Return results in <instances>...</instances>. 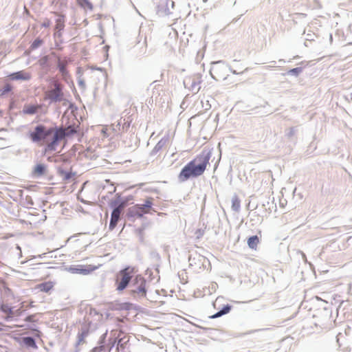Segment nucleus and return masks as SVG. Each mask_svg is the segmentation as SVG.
Here are the masks:
<instances>
[{
	"label": "nucleus",
	"instance_id": "a19ab883",
	"mask_svg": "<svg viewBox=\"0 0 352 352\" xmlns=\"http://www.w3.org/2000/svg\"><path fill=\"white\" fill-rule=\"evenodd\" d=\"M228 71H230L234 74H239L235 70H233L231 68H230V69H228Z\"/></svg>",
	"mask_w": 352,
	"mask_h": 352
},
{
	"label": "nucleus",
	"instance_id": "473e14b6",
	"mask_svg": "<svg viewBox=\"0 0 352 352\" xmlns=\"http://www.w3.org/2000/svg\"><path fill=\"white\" fill-rule=\"evenodd\" d=\"M85 338H83V336H80L78 334V341L76 343V350L75 352H78V345L84 341Z\"/></svg>",
	"mask_w": 352,
	"mask_h": 352
},
{
	"label": "nucleus",
	"instance_id": "4468645a",
	"mask_svg": "<svg viewBox=\"0 0 352 352\" xmlns=\"http://www.w3.org/2000/svg\"><path fill=\"white\" fill-rule=\"evenodd\" d=\"M121 214L119 213V210H112L111 214V219L109 226V230H113L116 226L118 225V221L120 219Z\"/></svg>",
	"mask_w": 352,
	"mask_h": 352
},
{
	"label": "nucleus",
	"instance_id": "9d476101",
	"mask_svg": "<svg viewBox=\"0 0 352 352\" xmlns=\"http://www.w3.org/2000/svg\"><path fill=\"white\" fill-rule=\"evenodd\" d=\"M56 25H55V30L56 32L54 34L55 36L56 37H60L62 36V31L64 30L65 28V17L64 15L60 14H56Z\"/></svg>",
	"mask_w": 352,
	"mask_h": 352
},
{
	"label": "nucleus",
	"instance_id": "6ab92c4d",
	"mask_svg": "<svg viewBox=\"0 0 352 352\" xmlns=\"http://www.w3.org/2000/svg\"><path fill=\"white\" fill-rule=\"evenodd\" d=\"M46 165L44 164H37L33 170V175L35 177H41L45 174L46 172Z\"/></svg>",
	"mask_w": 352,
	"mask_h": 352
},
{
	"label": "nucleus",
	"instance_id": "f03ea898",
	"mask_svg": "<svg viewBox=\"0 0 352 352\" xmlns=\"http://www.w3.org/2000/svg\"><path fill=\"white\" fill-rule=\"evenodd\" d=\"M147 283L141 275H137L130 285L129 294L135 299H141L146 296Z\"/></svg>",
	"mask_w": 352,
	"mask_h": 352
},
{
	"label": "nucleus",
	"instance_id": "6e6552de",
	"mask_svg": "<svg viewBox=\"0 0 352 352\" xmlns=\"http://www.w3.org/2000/svg\"><path fill=\"white\" fill-rule=\"evenodd\" d=\"M200 82L201 77L198 75L187 77L184 80V87L194 93H197L199 91Z\"/></svg>",
	"mask_w": 352,
	"mask_h": 352
},
{
	"label": "nucleus",
	"instance_id": "79ce46f5",
	"mask_svg": "<svg viewBox=\"0 0 352 352\" xmlns=\"http://www.w3.org/2000/svg\"><path fill=\"white\" fill-rule=\"evenodd\" d=\"M278 63H281V64H283L285 63V60L284 59H279L278 60Z\"/></svg>",
	"mask_w": 352,
	"mask_h": 352
},
{
	"label": "nucleus",
	"instance_id": "f704fd0d",
	"mask_svg": "<svg viewBox=\"0 0 352 352\" xmlns=\"http://www.w3.org/2000/svg\"><path fill=\"white\" fill-rule=\"evenodd\" d=\"M48 60H49V58L47 56H43L41 60H40V65L43 67L44 66H46L47 65V63H48Z\"/></svg>",
	"mask_w": 352,
	"mask_h": 352
},
{
	"label": "nucleus",
	"instance_id": "423d86ee",
	"mask_svg": "<svg viewBox=\"0 0 352 352\" xmlns=\"http://www.w3.org/2000/svg\"><path fill=\"white\" fill-rule=\"evenodd\" d=\"M230 67H228L223 60L213 62L210 70L212 78L216 80L226 79L228 74L227 72Z\"/></svg>",
	"mask_w": 352,
	"mask_h": 352
},
{
	"label": "nucleus",
	"instance_id": "4c0bfd02",
	"mask_svg": "<svg viewBox=\"0 0 352 352\" xmlns=\"http://www.w3.org/2000/svg\"><path fill=\"white\" fill-rule=\"evenodd\" d=\"M88 333H89V331L87 330V329H83L81 333H79L78 334L80 335V336H83V338H85L88 335Z\"/></svg>",
	"mask_w": 352,
	"mask_h": 352
},
{
	"label": "nucleus",
	"instance_id": "bb28decb",
	"mask_svg": "<svg viewBox=\"0 0 352 352\" xmlns=\"http://www.w3.org/2000/svg\"><path fill=\"white\" fill-rule=\"evenodd\" d=\"M302 72V67H295L289 69L287 74L288 75L298 76V75Z\"/></svg>",
	"mask_w": 352,
	"mask_h": 352
},
{
	"label": "nucleus",
	"instance_id": "ddd939ff",
	"mask_svg": "<svg viewBox=\"0 0 352 352\" xmlns=\"http://www.w3.org/2000/svg\"><path fill=\"white\" fill-rule=\"evenodd\" d=\"M153 198L150 197L145 200V202L142 204H137L142 210V214L144 215V214L151 213V211L156 212L153 208Z\"/></svg>",
	"mask_w": 352,
	"mask_h": 352
},
{
	"label": "nucleus",
	"instance_id": "37998d69",
	"mask_svg": "<svg viewBox=\"0 0 352 352\" xmlns=\"http://www.w3.org/2000/svg\"><path fill=\"white\" fill-rule=\"evenodd\" d=\"M171 5H172V6H174V2L173 1H171Z\"/></svg>",
	"mask_w": 352,
	"mask_h": 352
},
{
	"label": "nucleus",
	"instance_id": "393cba45",
	"mask_svg": "<svg viewBox=\"0 0 352 352\" xmlns=\"http://www.w3.org/2000/svg\"><path fill=\"white\" fill-rule=\"evenodd\" d=\"M77 3L83 9L93 10V4L89 0H77Z\"/></svg>",
	"mask_w": 352,
	"mask_h": 352
},
{
	"label": "nucleus",
	"instance_id": "4be33fe9",
	"mask_svg": "<svg viewBox=\"0 0 352 352\" xmlns=\"http://www.w3.org/2000/svg\"><path fill=\"white\" fill-rule=\"evenodd\" d=\"M22 342L23 344L28 348L37 349L36 340L32 336L23 337L22 338Z\"/></svg>",
	"mask_w": 352,
	"mask_h": 352
},
{
	"label": "nucleus",
	"instance_id": "7c9ffc66",
	"mask_svg": "<svg viewBox=\"0 0 352 352\" xmlns=\"http://www.w3.org/2000/svg\"><path fill=\"white\" fill-rule=\"evenodd\" d=\"M52 285L49 283H44L40 285L41 291L45 292H48L52 289Z\"/></svg>",
	"mask_w": 352,
	"mask_h": 352
},
{
	"label": "nucleus",
	"instance_id": "5701e85b",
	"mask_svg": "<svg viewBox=\"0 0 352 352\" xmlns=\"http://www.w3.org/2000/svg\"><path fill=\"white\" fill-rule=\"evenodd\" d=\"M39 107L37 105H25L23 109V113L28 115H34L37 113Z\"/></svg>",
	"mask_w": 352,
	"mask_h": 352
},
{
	"label": "nucleus",
	"instance_id": "f8f14e48",
	"mask_svg": "<svg viewBox=\"0 0 352 352\" xmlns=\"http://www.w3.org/2000/svg\"><path fill=\"white\" fill-rule=\"evenodd\" d=\"M68 65V60L65 58L61 60L60 57H58L57 67L62 75L63 79L66 80L69 75L68 71L67 70V66Z\"/></svg>",
	"mask_w": 352,
	"mask_h": 352
},
{
	"label": "nucleus",
	"instance_id": "c03bdc74",
	"mask_svg": "<svg viewBox=\"0 0 352 352\" xmlns=\"http://www.w3.org/2000/svg\"><path fill=\"white\" fill-rule=\"evenodd\" d=\"M208 0H203V2L206 3Z\"/></svg>",
	"mask_w": 352,
	"mask_h": 352
},
{
	"label": "nucleus",
	"instance_id": "1a4fd4ad",
	"mask_svg": "<svg viewBox=\"0 0 352 352\" xmlns=\"http://www.w3.org/2000/svg\"><path fill=\"white\" fill-rule=\"evenodd\" d=\"M140 208L137 204L129 208L126 212L127 220L133 222L136 218H142L143 214L141 213L142 210Z\"/></svg>",
	"mask_w": 352,
	"mask_h": 352
},
{
	"label": "nucleus",
	"instance_id": "49530a36",
	"mask_svg": "<svg viewBox=\"0 0 352 352\" xmlns=\"http://www.w3.org/2000/svg\"><path fill=\"white\" fill-rule=\"evenodd\" d=\"M120 123L118 122V124H117V126H120Z\"/></svg>",
	"mask_w": 352,
	"mask_h": 352
},
{
	"label": "nucleus",
	"instance_id": "a878e982",
	"mask_svg": "<svg viewBox=\"0 0 352 352\" xmlns=\"http://www.w3.org/2000/svg\"><path fill=\"white\" fill-rule=\"evenodd\" d=\"M298 132V127L297 126H293V127H290L289 129H287L286 131H285V136L288 138V139H291L294 136L296 135V134Z\"/></svg>",
	"mask_w": 352,
	"mask_h": 352
},
{
	"label": "nucleus",
	"instance_id": "aec40b11",
	"mask_svg": "<svg viewBox=\"0 0 352 352\" xmlns=\"http://www.w3.org/2000/svg\"><path fill=\"white\" fill-rule=\"evenodd\" d=\"M168 141L167 138H162L155 146L153 150L151 151V156H155L157 154V153L162 149V148L166 145Z\"/></svg>",
	"mask_w": 352,
	"mask_h": 352
},
{
	"label": "nucleus",
	"instance_id": "f3484780",
	"mask_svg": "<svg viewBox=\"0 0 352 352\" xmlns=\"http://www.w3.org/2000/svg\"><path fill=\"white\" fill-rule=\"evenodd\" d=\"M69 271L72 274H88L90 270L85 267L83 265H73L69 268Z\"/></svg>",
	"mask_w": 352,
	"mask_h": 352
},
{
	"label": "nucleus",
	"instance_id": "cd10ccee",
	"mask_svg": "<svg viewBox=\"0 0 352 352\" xmlns=\"http://www.w3.org/2000/svg\"><path fill=\"white\" fill-rule=\"evenodd\" d=\"M240 201L237 197L233 198L232 200V209L235 211L238 212L240 210Z\"/></svg>",
	"mask_w": 352,
	"mask_h": 352
},
{
	"label": "nucleus",
	"instance_id": "a211bd4d",
	"mask_svg": "<svg viewBox=\"0 0 352 352\" xmlns=\"http://www.w3.org/2000/svg\"><path fill=\"white\" fill-rule=\"evenodd\" d=\"M232 307V305H230L229 304H227V305H224L217 313H215L212 316H210V318H212V319H214V318H219V317H221V316H222L223 315H226V314H228L231 311Z\"/></svg>",
	"mask_w": 352,
	"mask_h": 352
},
{
	"label": "nucleus",
	"instance_id": "9b49d317",
	"mask_svg": "<svg viewBox=\"0 0 352 352\" xmlns=\"http://www.w3.org/2000/svg\"><path fill=\"white\" fill-rule=\"evenodd\" d=\"M9 78L12 80H29L31 78L30 73L23 70L13 72L8 76Z\"/></svg>",
	"mask_w": 352,
	"mask_h": 352
},
{
	"label": "nucleus",
	"instance_id": "dca6fc26",
	"mask_svg": "<svg viewBox=\"0 0 352 352\" xmlns=\"http://www.w3.org/2000/svg\"><path fill=\"white\" fill-rule=\"evenodd\" d=\"M59 131L64 138L70 137L77 133L76 127L72 124L65 128H59Z\"/></svg>",
	"mask_w": 352,
	"mask_h": 352
},
{
	"label": "nucleus",
	"instance_id": "a18cd8bd",
	"mask_svg": "<svg viewBox=\"0 0 352 352\" xmlns=\"http://www.w3.org/2000/svg\"><path fill=\"white\" fill-rule=\"evenodd\" d=\"M330 39L332 40V35H330Z\"/></svg>",
	"mask_w": 352,
	"mask_h": 352
},
{
	"label": "nucleus",
	"instance_id": "ea45409f",
	"mask_svg": "<svg viewBox=\"0 0 352 352\" xmlns=\"http://www.w3.org/2000/svg\"><path fill=\"white\" fill-rule=\"evenodd\" d=\"M270 63H271V65H269L270 67H275L276 61H274H274H271Z\"/></svg>",
	"mask_w": 352,
	"mask_h": 352
},
{
	"label": "nucleus",
	"instance_id": "58836bf2",
	"mask_svg": "<svg viewBox=\"0 0 352 352\" xmlns=\"http://www.w3.org/2000/svg\"><path fill=\"white\" fill-rule=\"evenodd\" d=\"M25 320L28 322H32L33 320V316H28Z\"/></svg>",
	"mask_w": 352,
	"mask_h": 352
},
{
	"label": "nucleus",
	"instance_id": "39448f33",
	"mask_svg": "<svg viewBox=\"0 0 352 352\" xmlns=\"http://www.w3.org/2000/svg\"><path fill=\"white\" fill-rule=\"evenodd\" d=\"M52 133L53 128L47 129L43 124H38L30 133V138L33 142H45Z\"/></svg>",
	"mask_w": 352,
	"mask_h": 352
},
{
	"label": "nucleus",
	"instance_id": "2f4dec72",
	"mask_svg": "<svg viewBox=\"0 0 352 352\" xmlns=\"http://www.w3.org/2000/svg\"><path fill=\"white\" fill-rule=\"evenodd\" d=\"M1 310L5 313V314H11L12 313V308L10 307L8 305H2L1 306Z\"/></svg>",
	"mask_w": 352,
	"mask_h": 352
},
{
	"label": "nucleus",
	"instance_id": "b1692460",
	"mask_svg": "<svg viewBox=\"0 0 352 352\" xmlns=\"http://www.w3.org/2000/svg\"><path fill=\"white\" fill-rule=\"evenodd\" d=\"M258 242L259 239L256 235L252 236L248 239V245L251 249H255Z\"/></svg>",
	"mask_w": 352,
	"mask_h": 352
},
{
	"label": "nucleus",
	"instance_id": "72a5a7b5",
	"mask_svg": "<svg viewBox=\"0 0 352 352\" xmlns=\"http://www.w3.org/2000/svg\"><path fill=\"white\" fill-rule=\"evenodd\" d=\"M107 334V332H106V333H103V334L100 336V339H99V340H98V344H99L100 345H103V346H104V343H105V340H106Z\"/></svg>",
	"mask_w": 352,
	"mask_h": 352
},
{
	"label": "nucleus",
	"instance_id": "0eeeda50",
	"mask_svg": "<svg viewBox=\"0 0 352 352\" xmlns=\"http://www.w3.org/2000/svg\"><path fill=\"white\" fill-rule=\"evenodd\" d=\"M52 140L47 144L45 151V152L48 151H55L56 149L57 146L58 145L59 142L65 138L61 133L59 131L58 127L53 128V133L52 134Z\"/></svg>",
	"mask_w": 352,
	"mask_h": 352
},
{
	"label": "nucleus",
	"instance_id": "e433bc0d",
	"mask_svg": "<svg viewBox=\"0 0 352 352\" xmlns=\"http://www.w3.org/2000/svg\"><path fill=\"white\" fill-rule=\"evenodd\" d=\"M104 349V346L99 345L98 346L94 347L91 352H102Z\"/></svg>",
	"mask_w": 352,
	"mask_h": 352
},
{
	"label": "nucleus",
	"instance_id": "412c9836",
	"mask_svg": "<svg viewBox=\"0 0 352 352\" xmlns=\"http://www.w3.org/2000/svg\"><path fill=\"white\" fill-rule=\"evenodd\" d=\"M58 174L65 181L70 180L75 175L72 171H67L60 167L58 168Z\"/></svg>",
	"mask_w": 352,
	"mask_h": 352
},
{
	"label": "nucleus",
	"instance_id": "2eb2a0df",
	"mask_svg": "<svg viewBox=\"0 0 352 352\" xmlns=\"http://www.w3.org/2000/svg\"><path fill=\"white\" fill-rule=\"evenodd\" d=\"M125 201L121 200L120 197L118 196L116 199L113 200L110 203V207L113 210H118L119 213L122 214L124 208L125 207Z\"/></svg>",
	"mask_w": 352,
	"mask_h": 352
},
{
	"label": "nucleus",
	"instance_id": "f257e3e1",
	"mask_svg": "<svg viewBox=\"0 0 352 352\" xmlns=\"http://www.w3.org/2000/svg\"><path fill=\"white\" fill-rule=\"evenodd\" d=\"M210 153H207L197 156L187 163L181 170L177 179L180 183L184 182L190 178L201 176L205 171L209 163Z\"/></svg>",
	"mask_w": 352,
	"mask_h": 352
},
{
	"label": "nucleus",
	"instance_id": "c9c22d12",
	"mask_svg": "<svg viewBox=\"0 0 352 352\" xmlns=\"http://www.w3.org/2000/svg\"><path fill=\"white\" fill-rule=\"evenodd\" d=\"M78 86L82 89H85L86 86H85V80L83 78H78Z\"/></svg>",
	"mask_w": 352,
	"mask_h": 352
},
{
	"label": "nucleus",
	"instance_id": "7ed1b4c3",
	"mask_svg": "<svg viewBox=\"0 0 352 352\" xmlns=\"http://www.w3.org/2000/svg\"><path fill=\"white\" fill-rule=\"evenodd\" d=\"M50 89L45 92V98L50 100V103L60 102L64 100L63 85L54 78L51 79Z\"/></svg>",
	"mask_w": 352,
	"mask_h": 352
},
{
	"label": "nucleus",
	"instance_id": "c85d7f7f",
	"mask_svg": "<svg viewBox=\"0 0 352 352\" xmlns=\"http://www.w3.org/2000/svg\"><path fill=\"white\" fill-rule=\"evenodd\" d=\"M12 89V87L10 84H6L3 89L0 90V96L3 97L6 94L10 92Z\"/></svg>",
	"mask_w": 352,
	"mask_h": 352
},
{
	"label": "nucleus",
	"instance_id": "20e7f679",
	"mask_svg": "<svg viewBox=\"0 0 352 352\" xmlns=\"http://www.w3.org/2000/svg\"><path fill=\"white\" fill-rule=\"evenodd\" d=\"M134 272V267L131 266H127L120 271L116 280L118 291H123L129 286Z\"/></svg>",
	"mask_w": 352,
	"mask_h": 352
},
{
	"label": "nucleus",
	"instance_id": "c756f323",
	"mask_svg": "<svg viewBox=\"0 0 352 352\" xmlns=\"http://www.w3.org/2000/svg\"><path fill=\"white\" fill-rule=\"evenodd\" d=\"M43 41L42 39L39 38H36L33 42L30 45V48L34 50L35 49H37L38 47H39L42 44H43Z\"/></svg>",
	"mask_w": 352,
	"mask_h": 352
}]
</instances>
